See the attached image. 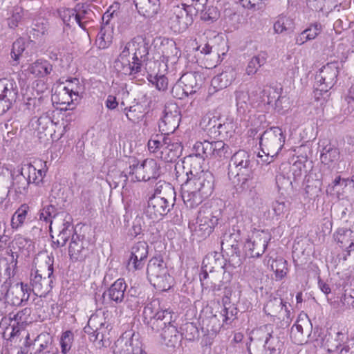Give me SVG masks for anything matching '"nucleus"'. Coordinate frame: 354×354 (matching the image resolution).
I'll use <instances>...</instances> for the list:
<instances>
[{"label": "nucleus", "mask_w": 354, "mask_h": 354, "mask_svg": "<svg viewBox=\"0 0 354 354\" xmlns=\"http://www.w3.org/2000/svg\"><path fill=\"white\" fill-rule=\"evenodd\" d=\"M187 176V180L181 187L182 198L187 207L193 209L211 195L214 189V178L210 171H198L196 167L190 169Z\"/></svg>", "instance_id": "obj_1"}, {"label": "nucleus", "mask_w": 354, "mask_h": 354, "mask_svg": "<svg viewBox=\"0 0 354 354\" xmlns=\"http://www.w3.org/2000/svg\"><path fill=\"white\" fill-rule=\"evenodd\" d=\"M176 192L170 183L158 182L154 194L149 198L145 214L151 219L156 220L167 215L174 206Z\"/></svg>", "instance_id": "obj_2"}, {"label": "nucleus", "mask_w": 354, "mask_h": 354, "mask_svg": "<svg viewBox=\"0 0 354 354\" xmlns=\"http://www.w3.org/2000/svg\"><path fill=\"white\" fill-rule=\"evenodd\" d=\"M344 61L334 60L323 66L315 75V96L318 100L335 84Z\"/></svg>", "instance_id": "obj_3"}, {"label": "nucleus", "mask_w": 354, "mask_h": 354, "mask_svg": "<svg viewBox=\"0 0 354 354\" xmlns=\"http://www.w3.org/2000/svg\"><path fill=\"white\" fill-rule=\"evenodd\" d=\"M160 301L154 299L144 308L145 323L154 332H162L168 325L173 324L172 313L168 309L159 310Z\"/></svg>", "instance_id": "obj_4"}, {"label": "nucleus", "mask_w": 354, "mask_h": 354, "mask_svg": "<svg viewBox=\"0 0 354 354\" xmlns=\"http://www.w3.org/2000/svg\"><path fill=\"white\" fill-rule=\"evenodd\" d=\"M147 274L150 283L158 290L166 291L171 287L173 277L169 274L166 263L160 256L149 260Z\"/></svg>", "instance_id": "obj_5"}, {"label": "nucleus", "mask_w": 354, "mask_h": 354, "mask_svg": "<svg viewBox=\"0 0 354 354\" xmlns=\"http://www.w3.org/2000/svg\"><path fill=\"white\" fill-rule=\"evenodd\" d=\"M221 216V212L220 209L202 206L198 212L194 228V235L200 239H205L208 237L218 225Z\"/></svg>", "instance_id": "obj_6"}, {"label": "nucleus", "mask_w": 354, "mask_h": 354, "mask_svg": "<svg viewBox=\"0 0 354 354\" xmlns=\"http://www.w3.org/2000/svg\"><path fill=\"white\" fill-rule=\"evenodd\" d=\"M196 14L195 8L187 3L174 6L168 13V24L174 32H182L192 24Z\"/></svg>", "instance_id": "obj_7"}, {"label": "nucleus", "mask_w": 354, "mask_h": 354, "mask_svg": "<svg viewBox=\"0 0 354 354\" xmlns=\"http://www.w3.org/2000/svg\"><path fill=\"white\" fill-rule=\"evenodd\" d=\"M259 139L262 152L272 158L278 155L283 147L286 136L281 128L272 127L266 129Z\"/></svg>", "instance_id": "obj_8"}, {"label": "nucleus", "mask_w": 354, "mask_h": 354, "mask_svg": "<svg viewBox=\"0 0 354 354\" xmlns=\"http://www.w3.org/2000/svg\"><path fill=\"white\" fill-rule=\"evenodd\" d=\"M129 169V174L132 175L133 181H148L151 179H157L160 174V167L153 158H147L140 165L133 164Z\"/></svg>", "instance_id": "obj_9"}, {"label": "nucleus", "mask_w": 354, "mask_h": 354, "mask_svg": "<svg viewBox=\"0 0 354 354\" xmlns=\"http://www.w3.org/2000/svg\"><path fill=\"white\" fill-rule=\"evenodd\" d=\"M18 96V86L14 80H0V115L12 107Z\"/></svg>", "instance_id": "obj_10"}, {"label": "nucleus", "mask_w": 354, "mask_h": 354, "mask_svg": "<svg viewBox=\"0 0 354 354\" xmlns=\"http://www.w3.org/2000/svg\"><path fill=\"white\" fill-rule=\"evenodd\" d=\"M36 174V168L31 164L25 165L24 167L15 170L12 173V185L10 192L13 191L17 194H26L28 192L29 184L31 183V174Z\"/></svg>", "instance_id": "obj_11"}, {"label": "nucleus", "mask_w": 354, "mask_h": 354, "mask_svg": "<svg viewBox=\"0 0 354 354\" xmlns=\"http://www.w3.org/2000/svg\"><path fill=\"white\" fill-rule=\"evenodd\" d=\"M31 288L28 284L17 283L12 286L8 280L1 286V295L10 299L14 306H20L29 299Z\"/></svg>", "instance_id": "obj_12"}, {"label": "nucleus", "mask_w": 354, "mask_h": 354, "mask_svg": "<svg viewBox=\"0 0 354 354\" xmlns=\"http://www.w3.org/2000/svg\"><path fill=\"white\" fill-rule=\"evenodd\" d=\"M270 239V235L264 231L254 232L252 237L244 244L243 250L245 256L249 258L261 256L264 253Z\"/></svg>", "instance_id": "obj_13"}, {"label": "nucleus", "mask_w": 354, "mask_h": 354, "mask_svg": "<svg viewBox=\"0 0 354 354\" xmlns=\"http://www.w3.org/2000/svg\"><path fill=\"white\" fill-rule=\"evenodd\" d=\"M252 155L250 152L240 149L231 157L229 168L232 172L234 171L236 176L252 174Z\"/></svg>", "instance_id": "obj_14"}, {"label": "nucleus", "mask_w": 354, "mask_h": 354, "mask_svg": "<svg viewBox=\"0 0 354 354\" xmlns=\"http://www.w3.org/2000/svg\"><path fill=\"white\" fill-rule=\"evenodd\" d=\"M148 244L145 241L135 243L131 248L127 269L129 271L142 270L148 257Z\"/></svg>", "instance_id": "obj_15"}, {"label": "nucleus", "mask_w": 354, "mask_h": 354, "mask_svg": "<svg viewBox=\"0 0 354 354\" xmlns=\"http://www.w3.org/2000/svg\"><path fill=\"white\" fill-rule=\"evenodd\" d=\"M180 114L177 106L171 108L165 106L163 116L158 122L159 130L162 134L169 136L178 127L180 121Z\"/></svg>", "instance_id": "obj_16"}, {"label": "nucleus", "mask_w": 354, "mask_h": 354, "mask_svg": "<svg viewBox=\"0 0 354 354\" xmlns=\"http://www.w3.org/2000/svg\"><path fill=\"white\" fill-rule=\"evenodd\" d=\"M88 242L84 236L73 234L68 247V255L72 261H83L89 255Z\"/></svg>", "instance_id": "obj_17"}, {"label": "nucleus", "mask_w": 354, "mask_h": 354, "mask_svg": "<svg viewBox=\"0 0 354 354\" xmlns=\"http://www.w3.org/2000/svg\"><path fill=\"white\" fill-rule=\"evenodd\" d=\"M262 334L265 335L264 340L266 348L272 354L277 351H280L283 344V341L280 337L279 329H273L271 324H266L260 327Z\"/></svg>", "instance_id": "obj_18"}, {"label": "nucleus", "mask_w": 354, "mask_h": 354, "mask_svg": "<svg viewBox=\"0 0 354 354\" xmlns=\"http://www.w3.org/2000/svg\"><path fill=\"white\" fill-rule=\"evenodd\" d=\"M48 279L46 277H42V276L37 273V271L35 274L34 276L31 274L30 277V283L32 286L31 291H36L37 292H41L43 289V286L45 283L46 285V288L44 292L41 294H46L48 292L53 288V263L51 261V263L48 262Z\"/></svg>", "instance_id": "obj_19"}, {"label": "nucleus", "mask_w": 354, "mask_h": 354, "mask_svg": "<svg viewBox=\"0 0 354 354\" xmlns=\"http://www.w3.org/2000/svg\"><path fill=\"white\" fill-rule=\"evenodd\" d=\"M182 151L181 143L168 137L165 142L162 150L160 151V158L166 162H173L181 156Z\"/></svg>", "instance_id": "obj_20"}, {"label": "nucleus", "mask_w": 354, "mask_h": 354, "mask_svg": "<svg viewBox=\"0 0 354 354\" xmlns=\"http://www.w3.org/2000/svg\"><path fill=\"white\" fill-rule=\"evenodd\" d=\"M80 10L77 13L74 10L67 9L64 11L62 19L66 22V17L68 15L69 19L73 18V20L79 25V26L84 30H86L88 27L93 21V17L94 16L93 12L88 8H84Z\"/></svg>", "instance_id": "obj_21"}, {"label": "nucleus", "mask_w": 354, "mask_h": 354, "mask_svg": "<svg viewBox=\"0 0 354 354\" xmlns=\"http://www.w3.org/2000/svg\"><path fill=\"white\" fill-rule=\"evenodd\" d=\"M203 80L202 74L198 72L187 73L182 75L180 82L183 86V90L186 94L192 95L201 88Z\"/></svg>", "instance_id": "obj_22"}, {"label": "nucleus", "mask_w": 354, "mask_h": 354, "mask_svg": "<svg viewBox=\"0 0 354 354\" xmlns=\"http://www.w3.org/2000/svg\"><path fill=\"white\" fill-rule=\"evenodd\" d=\"M217 255L218 254L216 252L214 256L210 254L205 257L203 261L202 271L200 274V281L201 286L203 288H211L213 291L219 290V288H217L216 287V284L213 283L212 281L209 283L208 281H207V279L209 278V272L212 273L214 268V266H208V264H210V261L212 260H214L216 263H218L220 261V259L219 257L216 258Z\"/></svg>", "instance_id": "obj_23"}, {"label": "nucleus", "mask_w": 354, "mask_h": 354, "mask_svg": "<svg viewBox=\"0 0 354 354\" xmlns=\"http://www.w3.org/2000/svg\"><path fill=\"white\" fill-rule=\"evenodd\" d=\"M133 57L132 58L136 62L142 63L148 59L149 42L142 36H138L132 39Z\"/></svg>", "instance_id": "obj_24"}, {"label": "nucleus", "mask_w": 354, "mask_h": 354, "mask_svg": "<svg viewBox=\"0 0 354 354\" xmlns=\"http://www.w3.org/2000/svg\"><path fill=\"white\" fill-rule=\"evenodd\" d=\"M115 347L114 354H142L144 352L141 342L133 338L118 340Z\"/></svg>", "instance_id": "obj_25"}, {"label": "nucleus", "mask_w": 354, "mask_h": 354, "mask_svg": "<svg viewBox=\"0 0 354 354\" xmlns=\"http://www.w3.org/2000/svg\"><path fill=\"white\" fill-rule=\"evenodd\" d=\"M264 337L265 335L262 334L260 328L252 332L248 346L250 354H271L266 348Z\"/></svg>", "instance_id": "obj_26"}, {"label": "nucleus", "mask_w": 354, "mask_h": 354, "mask_svg": "<svg viewBox=\"0 0 354 354\" xmlns=\"http://www.w3.org/2000/svg\"><path fill=\"white\" fill-rule=\"evenodd\" d=\"M127 287L124 279H118L104 292L103 297L107 295L111 301L116 304L121 303L124 300Z\"/></svg>", "instance_id": "obj_27"}, {"label": "nucleus", "mask_w": 354, "mask_h": 354, "mask_svg": "<svg viewBox=\"0 0 354 354\" xmlns=\"http://www.w3.org/2000/svg\"><path fill=\"white\" fill-rule=\"evenodd\" d=\"M114 68L118 73L125 75L137 74L141 71L140 62L134 60L131 62L129 59H117L114 62Z\"/></svg>", "instance_id": "obj_28"}, {"label": "nucleus", "mask_w": 354, "mask_h": 354, "mask_svg": "<svg viewBox=\"0 0 354 354\" xmlns=\"http://www.w3.org/2000/svg\"><path fill=\"white\" fill-rule=\"evenodd\" d=\"M160 2L157 0H137L136 7L138 12L145 17H153L159 11Z\"/></svg>", "instance_id": "obj_29"}, {"label": "nucleus", "mask_w": 354, "mask_h": 354, "mask_svg": "<svg viewBox=\"0 0 354 354\" xmlns=\"http://www.w3.org/2000/svg\"><path fill=\"white\" fill-rule=\"evenodd\" d=\"M162 344L167 347L175 348L180 342V335L178 331L177 327L173 324L168 325L160 333Z\"/></svg>", "instance_id": "obj_30"}, {"label": "nucleus", "mask_w": 354, "mask_h": 354, "mask_svg": "<svg viewBox=\"0 0 354 354\" xmlns=\"http://www.w3.org/2000/svg\"><path fill=\"white\" fill-rule=\"evenodd\" d=\"M234 80L235 73L231 69L214 77L211 81V86L214 91L222 90L230 86Z\"/></svg>", "instance_id": "obj_31"}, {"label": "nucleus", "mask_w": 354, "mask_h": 354, "mask_svg": "<svg viewBox=\"0 0 354 354\" xmlns=\"http://www.w3.org/2000/svg\"><path fill=\"white\" fill-rule=\"evenodd\" d=\"M340 247H346L347 254L350 255L351 250H354V232L350 229H339L335 237Z\"/></svg>", "instance_id": "obj_32"}, {"label": "nucleus", "mask_w": 354, "mask_h": 354, "mask_svg": "<svg viewBox=\"0 0 354 354\" xmlns=\"http://www.w3.org/2000/svg\"><path fill=\"white\" fill-rule=\"evenodd\" d=\"M252 175H243V177L241 180V183L236 186L237 193L243 194L244 196H250L252 198L256 196L255 183Z\"/></svg>", "instance_id": "obj_33"}, {"label": "nucleus", "mask_w": 354, "mask_h": 354, "mask_svg": "<svg viewBox=\"0 0 354 354\" xmlns=\"http://www.w3.org/2000/svg\"><path fill=\"white\" fill-rule=\"evenodd\" d=\"M219 39V37L215 36L213 39H210L204 45H200L196 48V50H199L201 53L205 55H211L214 59H216L214 66L221 62V60H220L218 49L214 45V43Z\"/></svg>", "instance_id": "obj_34"}, {"label": "nucleus", "mask_w": 354, "mask_h": 354, "mask_svg": "<svg viewBox=\"0 0 354 354\" xmlns=\"http://www.w3.org/2000/svg\"><path fill=\"white\" fill-rule=\"evenodd\" d=\"M73 233V226L69 221H66L63 223L62 229L59 231L56 241H53V246L55 245L57 248L63 247L66 245V242L70 237L72 238Z\"/></svg>", "instance_id": "obj_35"}, {"label": "nucleus", "mask_w": 354, "mask_h": 354, "mask_svg": "<svg viewBox=\"0 0 354 354\" xmlns=\"http://www.w3.org/2000/svg\"><path fill=\"white\" fill-rule=\"evenodd\" d=\"M267 58L268 54L265 51H261L257 55L254 56L247 66L246 73L248 75L255 74L258 68L266 64Z\"/></svg>", "instance_id": "obj_36"}, {"label": "nucleus", "mask_w": 354, "mask_h": 354, "mask_svg": "<svg viewBox=\"0 0 354 354\" xmlns=\"http://www.w3.org/2000/svg\"><path fill=\"white\" fill-rule=\"evenodd\" d=\"M194 149L196 151L194 155H190L187 158V160L191 162V169L196 167L198 171H201V160H204V142H197L194 146Z\"/></svg>", "instance_id": "obj_37"}, {"label": "nucleus", "mask_w": 354, "mask_h": 354, "mask_svg": "<svg viewBox=\"0 0 354 354\" xmlns=\"http://www.w3.org/2000/svg\"><path fill=\"white\" fill-rule=\"evenodd\" d=\"M286 302H284L281 298L274 297L270 299L264 306V312L272 317H277V315L283 309Z\"/></svg>", "instance_id": "obj_38"}, {"label": "nucleus", "mask_w": 354, "mask_h": 354, "mask_svg": "<svg viewBox=\"0 0 354 354\" xmlns=\"http://www.w3.org/2000/svg\"><path fill=\"white\" fill-rule=\"evenodd\" d=\"M29 209V206L26 203L20 205L12 216L11 225L12 228L17 229L24 223Z\"/></svg>", "instance_id": "obj_39"}, {"label": "nucleus", "mask_w": 354, "mask_h": 354, "mask_svg": "<svg viewBox=\"0 0 354 354\" xmlns=\"http://www.w3.org/2000/svg\"><path fill=\"white\" fill-rule=\"evenodd\" d=\"M212 158L218 160L227 159L232 153L230 147L222 140L214 141Z\"/></svg>", "instance_id": "obj_40"}, {"label": "nucleus", "mask_w": 354, "mask_h": 354, "mask_svg": "<svg viewBox=\"0 0 354 354\" xmlns=\"http://www.w3.org/2000/svg\"><path fill=\"white\" fill-rule=\"evenodd\" d=\"M198 12L201 13V20L208 24L214 23L220 17V12L218 8L214 6H204Z\"/></svg>", "instance_id": "obj_41"}, {"label": "nucleus", "mask_w": 354, "mask_h": 354, "mask_svg": "<svg viewBox=\"0 0 354 354\" xmlns=\"http://www.w3.org/2000/svg\"><path fill=\"white\" fill-rule=\"evenodd\" d=\"M53 71V66L46 60H37L30 68L32 73L36 75L44 76L49 75Z\"/></svg>", "instance_id": "obj_42"}, {"label": "nucleus", "mask_w": 354, "mask_h": 354, "mask_svg": "<svg viewBox=\"0 0 354 354\" xmlns=\"http://www.w3.org/2000/svg\"><path fill=\"white\" fill-rule=\"evenodd\" d=\"M180 337H183L188 341H194L199 336V331L194 323L188 322L181 327Z\"/></svg>", "instance_id": "obj_43"}, {"label": "nucleus", "mask_w": 354, "mask_h": 354, "mask_svg": "<svg viewBox=\"0 0 354 354\" xmlns=\"http://www.w3.org/2000/svg\"><path fill=\"white\" fill-rule=\"evenodd\" d=\"M169 136L162 134H156L153 136L148 141V148L151 152L155 153L158 150H162V148L165 146V142L166 139H167Z\"/></svg>", "instance_id": "obj_44"}, {"label": "nucleus", "mask_w": 354, "mask_h": 354, "mask_svg": "<svg viewBox=\"0 0 354 354\" xmlns=\"http://www.w3.org/2000/svg\"><path fill=\"white\" fill-rule=\"evenodd\" d=\"M271 268L274 272L276 278L281 280L287 274V261L283 259L275 260L271 264Z\"/></svg>", "instance_id": "obj_45"}, {"label": "nucleus", "mask_w": 354, "mask_h": 354, "mask_svg": "<svg viewBox=\"0 0 354 354\" xmlns=\"http://www.w3.org/2000/svg\"><path fill=\"white\" fill-rule=\"evenodd\" d=\"M235 97L238 111L242 113H245L250 99L249 94L244 91H236Z\"/></svg>", "instance_id": "obj_46"}, {"label": "nucleus", "mask_w": 354, "mask_h": 354, "mask_svg": "<svg viewBox=\"0 0 354 354\" xmlns=\"http://www.w3.org/2000/svg\"><path fill=\"white\" fill-rule=\"evenodd\" d=\"M348 182L349 178H342L340 176H338L333 180L331 184L328 186L326 192L330 194H336L337 197L339 198L340 189H339V185L347 187Z\"/></svg>", "instance_id": "obj_47"}, {"label": "nucleus", "mask_w": 354, "mask_h": 354, "mask_svg": "<svg viewBox=\"0 0 354 354\" xmlns=\"http://www.w3.org/2000/svg\"><path fill=\"white\" fill-rule=\"evenodd\" d=\"M57 214V208L52 205L44 207L39 212V220L45 221L46 223L52 224V219Z\"/></svg>", "instance_id": "obj_48"}, {"label": "nucleus", "mask_w": 354, "mask_h": 354, "mask_svg": "<svg viewBox=\"0 0 354 354\" xmlns=\"http://www.w3.org/2000/svg\"><path fill=\"white\" fill-rule=\"evenodd\" d=\"M140 106L138 104L125 107L124 111L129 120L133 123L138 122L142 117Z\"/></svg>", "instance_id": "obj_49"}, {"label": "nucleus", "mask_w": 354, "mask_h": 354, "mask_svg": "<svg viewBox=\"0 0 354 354\" xmlns=\"http://www.w3.org/2000/svg\"><path fill=\"white\" fill-rule=\"evenodd\" d=\"M325 152L321 153V160L326 164L337 161L339 157V151L336 148L329 147L328 149L324 148Z\"/></svg>", "instance_id": "obj_50"}, {"label": "nucleus", "mask_w": 354, "mask_h": 354, "mask_svg": "<svg viewBox=\"0 0 354 354\" xmlns=\"http://www.w3.org/2000/svg\"><path fill=\"white\" fill-rule=\"evenodd\" d=\"M31 122L32 126L37 130L41 131L46 129L53 121L50 117L44 114L37 118H35L32 119Z\"/></svg>", "instance_id": "obj_51"}, {"label": "nucleus", "mask_w": 354, "mask_h": 354, "mask_svg": "<svg viewBox=\"0 0 354 354\" xmlns=\"http://www.w3.org/2000/svg\"><path fill=\"white\" fill-rule=\"evenodd\" d=\"M147 80L149 82H150L152 84L155 85L156 88L158 91H165L167 88L168 86V80L167 78L163 75H155L153 76L152 75H149L147 77Z\"/></svg>", "instance_id": "obj_52"}, {"label": "nucleus", "mask_w": 354, "mask_h": 354, "mask_svg": "<svg viewBox=\"0 0 354 354\" xmlns=\"http://www.w3.org/2000/svg\"><path fill=\"white\" fill-rule=\"evenodd\" d=\"M337 212L340 219L348 221L353 212L352 205L348 201H343L337 206Z\"/></svg>", "instance_id": "obj_53"}, {"label": "nucleus", "mask_w": 354, "mask_h": 354, "mask_svg": "<svg viewBox=\"0 0 354 354\" xmlns=\"http://www.w3.org/2000/svg\"><path fill=\"white\" fill-rule=\"evenodd\" d=\"M223 315L225 317L224 322L226 324L231 323L232 320L236 318V315L238 313V309L233 304H227L224 301V309L223 310Z\"/></svg>", "instance_id": "obj_54"}, {"label": "nucleus", "mask_w": 354, "mask_h": 354, "mask_svg": "<svg viewBox=\"0 0 354 354\" xmlns=\"http://www.w3.org/2000/svg\"><path fill=\"white\" fill-rule=\"evenodd\" d=\"M73 334L70 330L64 332L61 337L60 344L62 352L66 354L71 348Z\"/></svg>", "instance_id": "obj_55"}, {"label": "nucleus", "mask_w": 354, "mask_h": 354, "mask_svg": "<svg viewBox=\"0 0 354 354\" xmlns=\"http://www.w3.org/2000/svg\"><path fill=\"white\" fill-rule=\"evenodd\" d=\"M203 123H205V126L207 129L209 131H212L214 129V131H218V124L221 123L220 119L213 115L211 113L207 114L203 118Z\"/></svg>", "instance_id": "obj_56"}, {"label": "nucleus", "mask_w": 354, "mask_h": 354, "mask_svg": "<svg viewBox=\"0 0 354 354\" xmlns=\"http://www.w3.org/2000/svg\"><path fill=\"white\" fill-rule=\"evenodd\" d=\"M25 50V42L22 39H17L12 44V48L11 51V57L15 60H18L19 56Z\"/></svg>", "instance_id": "obj_57"}, {"label": "nucleus", "mask_w": 354, "mask_h": 354, "mask_svg": "<svg viewBox=\"0 0 354 354\" xmlns=\"http://www.w3.org/2000/svg\"><path fill=\"white\" fill-rule=\"evenodd\" d=\"M309 322V320L306 319H297L291 328V337L294 336L295 338H296L297 337H299L301 335H303L304 333V325L307 326Z\"/></svg>", "instance_id": "obj_58"}, {"label": "nucleus", "mask_w": 354, "mask_h": 354, "mask_svg": "<svg viewBox=\"0 0 354 354\" xmlns=\"http://www.w3.org/2000/svg\"><path fill=\"white\" fill-rule=\"evenodd\" d=\"M106 333V328L105 327H99V328L95 329L94 335L89 337V339L91 342H97V345L101 347L104 346V335Z\"/></svg>", "instance_id": "obj_59"}, {"label": "nucleus", "mask_w": 354, "mask_h": 354, "mask_svg": "<svg viewBox=\"0 0 354 354\" xmlns=\"http://www.w3.org/2000/svg\"><path fill=\"white\" fill-rule=\"evenodd\" d=\"M289 205L290 203L283 199L277 200L272 204L273 210L277 216L283 214L288 211Z\"/></svg>", "instance_id": "obj_60"}, {"label": "nucleus", "mask_w": 354, "mask_h": 354, "mask_svg": "<svg viewBox=\"0 0 354 354\" xmlns=\"http://www.w3.org/2000/svg\"><path fill=\"white\" fill-rule=\"evenodd\" d=\"M305 31L310 37V41L315 39L322 31V26L319 22L310 24Z\"/></svg>", "instance_id": "obj_61"}, {"label": "nucleus", "mask_w": 354, "mask_h": 354, "mask_svg": "<svg viewBox=\"0 0 354 354\" xmlns=\"http://www.w3.org/2000/svg\"><path fill=\"white\" fill-rule=\"evenodd\" d=\"M289 22V19L286 17H279L274 24V30L275 33L279 34L287 30L286 25Z\"/></svg>", "instance_id": "obj_62"}, {"label": "nucleus", "mask_w": 354, "mask_h": 354, "mask_svg": "<svg viewBox=\"0 0 354 354\" xmlns=\"http://www.w3.org/2000/svg\"><path fill=\"white\" fill-rule=\"evenodd\" d=\"M183 86L179 82L176 84H175L171 89L172 95L178 99H182L183 97H187L189 94H186L185 91L183 90Z\"/></svg>", "instance_id": "obj_63"}, {"label": "nucleus", "mask_w": 354, "mask_h": 354, "mask_svg": "<svg viewBox=\"0 0 354 354\" xmlns=\"http://www.w3.org/2000/svg\"><path fill=\"white\" fill-rule=\"evenodd\" d=\"M340 301L346 308H354V297L351 295H343Z\"/></svg>", "instance_id": "obj_64"}]
</instances>
